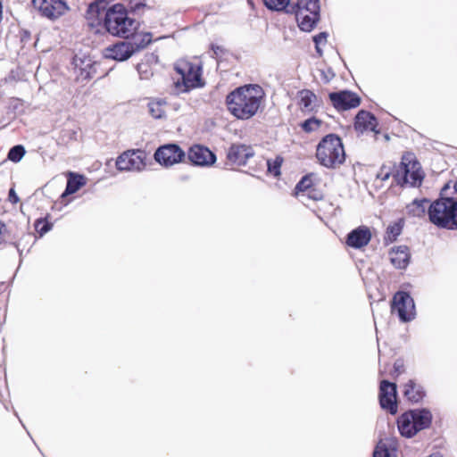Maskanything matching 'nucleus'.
Here are the masks:
<instances>
[{"label":"nucleus","mask_w":457,"mask_h":457,"mask_svg":"<svg viewBox=\"0 0 457 457\" xmlns=\"http://www.w3.org/2000/svg\"><path fill=\"white\" fill-rule=\"evenodd\" d=\"M265 93L256 84L245 85L231 91L226 97L228 112L238 120H249L259 111Z\"/></svg>","instance_id":"obj_1"},{"label":"nucleus","mask_w":457,"mask_h":457,"mask_svg":"<svg viewBox=\"0 0 457 457\" xmlns=\"http://www.w3.org/2000/svg\"><path fill=\"white\" fill-rule=\"evenodd\" d=\"M265 6L272 11L294 14L299 28L311 31L320 17L319 0H262Z\"/></svg>","instance_id":"obj_2"},{"label":"nucleus","mask_w":457,"mask_h":457,"mask_svg":"<svg viewBox=\"0 0 457 457\" xmlns=\"http://www.w3.org/2000/svg\"><path fill=\"white\" fill-rule=\"evenodd\" d=\"M104 27L112 36L129 38L139 27V22L130 18L122 4L111 6L105 12Z\"/></svg>","instance_id":"obj_3"},{"label":"nucleus","mask_w":457,"mask_h":457,"mask_svg":"<svg viewBox=\"0 0 457 457\" xmlns=\"http://www.w3.org/2000/svg\"><path fill=\"white\" fill-rule=\"evenodd\" d=\"M316 157L319 163L328 169L340 166L345 160V153L339 137L329 134L317 145Z\"/></svg>","instance_id":"obj_4"},{"label":"nucleus","mask_w":457,"mask_h":457,"mask_svg":"<svg viewBox=\"0 0 457 457\" xmlns=\"http://www.w3.org/2000/svg\"><path fill=\"white\" fill-rule=\"evenodd\" d=\"M432 422V414L427 409H415L403 413L397 420L400 434L411 438L418 432L428 428Z\"/></svg>","instance_id":"obj_5"},{"label":"nucleus","mask_w":457,"mask_h":457,"mask_svg":"<svg viewBox=\"0 0 457 457\" xmlns=\"http://www.w3.org/2000/svg\"><path fill=\"white\" fill-rule=\"evenodd\" d=\"M175 70L181 76L182 81L175 82L177 93H184L195 87H202V65L197 59L193 61L180 60L175 65Z\"/></svg>","instance_id":"obj_6"},{"label":"nucleus","mask_w":457,"mask_h":457,"mask_svg":"<svg viewBox=\"0 0 457 457\" xmlns=\"http://www.w3.org/2000/svg\"><path fill=\"white\" fill-rule=\"evenodd\" d=\"M454 197L442 196L430 204L429 220L437 227L453 229Z\"/></svg>","instance_id":"obj_7"},{"label":"nucleus","mask_w":457,"mask_h":457,"mask_svg":"<svg viewBox=\"0 0 457 457\" xmlns=\"http://www.w3.org/2000/svg\"><path fill=\"white\" fill-rule=\"evenodd\" d=\"M394 178L398 184H408L411 187H419L424 178L420 164L416 161L412 154L403 155Z\"/></svg>","instance_id":"obj_8"},{"label":"nucleus","mask_w":457,"mask_h":457,"mask_svg":"<svg viewBox=\"0 0 457 457\" xmlns=\"http://www.w3.org/2000/svg\"><path fill=\"white\" fill-rule=\"evenodd\" d=\"M392 313H396L402 322L415 319L416 311L413 299L405 292H397L392 303Z\"/></svg>","instance_id":"obj_9"},{"label":"nucleus","mask_w":457,"mask_h":457,"mask_svg":"<svg viewBox=\"0 0 457 457\" xmlns=\"http://www.w3.org/2000/svg\"><path fill=\"white\" fill-rule=\"evenodd\" d=\"M145 154L140 150H129L121 154L116 161V167L122 171H141L145 167Z\"/></svg>","instance_id":"obj_10"},{"label":"nucleus","mask_w":457,"mask_h":457,"mask_svg":"<svg viewBox=\"0 0 457 457\" xmlns=\"http://www.w3.org/2000/svg\"><path fill=\"white\" fill-rule=\"evenodd\" d=\"M32 4L42 16L50 20L59 18L69 9L65 0H32Z\"/></svg>","instance_id":"obj_11"},{"label":"nucleus","mask_w":457,"mask_h":457,"mask_svg":"<svg viewBox=\"0 0 457 457\" xmlns=\"http://www.w3.org/2000/svg\"><path fill=\"white\" fill-rule=\"evenodd\" d=\"M184 157V151L175 144L160 146L154 154L156 162L165 167L180 162Z\"/></svg>","instance_id":"obj_12"},{"label":"nucleus","mask_w":457,"mask_h":457,"mask_svg":"<svg viewBox=\"0 0 457 457\" xmlns=\"http://www.w3.org/2000/svg\"><path fill=\"white\" fill-rule=\"evenodd\" d=\"M397 394L395 383L382 380L379 386V403L382 409L391 414L397 412Z\"/></svg>","instance_id":"obj_13"},{"label":"nucleus","mask_w":457,"mask_h":457,"mask_svg":"<svg viewBox=\"0 0 457 457\" xmlns=\"http://www.w3.org/2000/svg\"><path fill=\"white\" fill-rule=\"evenodd\" d=\"M329 99L337 110H348L360 104V97L350 91H339L329 94Z\"/></svg>","instance_id":"obj_14"},{"label":"nucleus","mask_w":457,"mask_h":457,"mask_svg":"<svg viewBox=\"0 0 457 457\" xmlns=\"http://www.w3.org/2000/svg\"><path fill=\"white\" fill-rule=\"evenodd\" d=\"M371 239V231L366 226H360L353 229L346 237V245L354 249L366 246Z\"/></svg>","instance_id":"obj_15"},{"label":"nucleus","mask_w":457,"mask_h":457,"mask_svg":"<svg viewBox=\"0 0 457 457\" xmlns=\"http://www.w3.org/2000/svg\"><path fill=\"white\" fill-rule=\"evenodd\" d=\"M253 154L251 146L243 144H233L228 151L227 158L234 164L244 165Z\"/></svg>","instance_id":"obj_16"},{"label":"nucleus","mask_w":457,"mask_h":457,"mask_svg":"<svg viewBox=\"0 0 457 457\" xmlns=\"http://www.w3.org/2000/svg\"><path fill=\"white\" fill-rule=\"evenodd\" d=\"M133 54V48L128 41L119 42L104 50L106 58L116 61L128 60Z\"/></svg>","instance_id":"obj_17"},{"label":"nucleus","mask_w":457,"mask_h":457,"mask_svg":"<svg viewBox=\"0 0 457 457\" xmlns=\"http://www.w3.org/2000/svg\"><path fill=\"white\" fill-rule=\"evenodd\" d=\"M189 160L196 165H210L215 162V155L208 148L201 145H194L188 153Z\"/></svg>","instance_id":"obj_18"},{"label":"nucleus","mask_w":457,"mask_h":457,"mask_svg":"<svg viewBox=\"0 0 457 457\" xmlns=\"http://www.w3.org/2000/svg\"><path fill=\"white\" fill-rule=\"evenodd\" d=\"M377 125V119L369 112L362 110L356 115L354 128L360 133L366 131L378 133V131L376 130Z\"/></svg>","instance_id":"obj_19"},{"label":"nucleus","mask_w":457,"mask_h":457,"mask_svg":"<svg viewBox=\"0 0 457 457\" xmlns=\"http://www.w3.org/2000/svg\"><path fill=\"white\" fill-rule=\"evenodd\" d=\"M392 264L397 269H405L410 261L409 249L405 245L393 248L389 253Z\"/></svg>","instance_id":"obj_20"},{"label":"nucleus","mask_w":457,"mask_h":457,"mask_svg":"<svg viewBox=\"0 0 457 457\" xmlns=\"http://www.w3.org/2000/svg\"><path fill=\"white\" fill-rule=\"evenodd\" d=\"M167 102L162 98H150L147 100L149 115L155 120H164L167 117Z\"/></svg>","instance_id":"obj_21"},{"label":"nucleus","mask_w":457,"mask_h":457,"mask_svg":"<svg viewBox=\"0 0 457 457\" xmlns=\"http://www.w3.org/2000/svg\"><path fill=\"white\" fill-rule=\"evenodd\" d=\"M430 202L426 198L414 199L411 203L406 205L405 212L410 217L422 218L426 213H428Z\"/></svg>","instance_id":"obj_22"},{"label":"nucleus","mask_w":457,"mask_h":457,"mask_svg":"<svg viewBox=\"0 0 457 457\" xmlns=\"http://www.w3.org/2000/svg\"><path fill=\"white\" fill-rule=\"evenodd\" d=\"M403 395L411 403H419L425 396V391L423 387L414 380H409L403 386Z\"/></svg>","instance_id":"obj_23"},{"label":"nucleus","mask_w":457,"mask_h":457,"mask_svg":"<svg viewBox=\"0 0 457 457\" xmlns=\"http://www.w3.org/2000/svg\"><path fill=\"white\" fill-rule=\"evenodd\" d=\"M87 179L84 176L71 172L69 174L67 186L62 197L76 193L79 188L86 185Z\"/></svg>","instance_id":"obj_24"},{"label":"nucleus","mask_w":457,"mask_h":457,"mask_svg":"<svg viewBox=\"0 0 457 457\" xmlns=\"http://www.w3.org/2000/svg\"><path fill=\"white\" fill-rule=\"evenodd\" d=\"M395 450V443L391 439H383L376 445L373 457H394Z\"/></svg>","instance_id":"obj_25"},{"label":"nucleus","mask_w":457,"mask_h":457,"mask_svg":"<svg viewBox=\"0 0 457 457\" xmlns=\"http://www.w3.org/2000/svg\"><path fill=\"white\" fill-rule=\"evenodd\" d=\"M132 41H129L133 48V53H136L145 46H147L152 41V34L149 32L144 33H134Z\"/></svg>","instance_id":"obj_26"},{"label":"nucleus","mask_w":457,"mask_h":457,"mask_svg":"<svg viewBox=\"0 0 457 457\" xmlns=\"http://www.w3.org/2000/svg\"><path fill=\"white\" fill-rule=\"evenodd\" d=\"M74 63L76 68L80 70V76L84 79H89L96 73V63L90 59L81 60L75 58Z\"/></svg>","instance_id":"obj_27"},{"label":"nucleus","mask_w":457,"mask_h":457,"mask_svg":"<svg viewBox=\"0 0 457 457\" xmlns=\"http://www.w3.org/2000/svg\"><path fill=\"white\" fill-rule=\"evenodd\" d=\"M299 105L302 111L310 112L314 108L316 96L310 90H302L299 93Z\"/></svg>","instance_id":"obj_28"},{"label":"nucleus","mask_w":457,"mask_h":457,"mask_svg":"<svg viewBox=\"0 0 457 457\" xmlns=\"http://www.w3.org/2000/svg\"><path fill=\"white\" fill-rule=\"evenodd\" d=\"M283 162V158L280 156H277L273 160H268L267 161V168L268 172L275 177H278L280 175V168Z\"/></svg>","instance_id":"obj_29"},{"label":"nucleus","mask_w":457,"mask_h":457,"mask_svg":"<svg viewBox=\"0 0 457 457\" xmlns=\"http://www.w3.org/2000/svg\"><path fill=\"white\" fill-rule=\"evenodd\" d=\"M321 123L322 122L320 120H318L316 118H311V119L304 120L302 123V128L305 132L310 133V132L316 131L317 129H319L320 127L321 126Z\"/></svg>","instance_id":"obj_30"},{"label":"nucleus","mask_w":457,"mask_h":457,"mask_svg":"<svg viewBox=\"0 0 457 457\" xmlns=\"http://www.w3.org/2000/svg\"><path fill=\"white\" fill-rule=\"evenodd\" d=\"M25 154V149L22 145H15L12 147L8 153V158L12 162H20Z\"/></svg>","instance_id":"obj_31"},{"label":"nucleus","mask_w":457,"mask_h":457,"mask_svg":"<svg viewBox=\"0 0 457 457\" xmlns=\"http://www.w3.org/2000/svg\"><path fill=\"white\" fill-rule=\"evenodd\" d=\"M312 179L309 176L303 177L295 186V191L297 194L300 192H307L311 190Z\"/></svg>","instance_id":"obj_32"},{"label":"nucleus","mask_w":457,"mask_h":457,"mask_svg":"<svg viewBox=\"0 0 457 457\" xmlns=\"http://www.w3.org/2000/svg\"><path fill=\"white\" fill-rule=\"evenodd\" d=\"M35 228L37 233H39L40 236H43L52 228V225L44 220H37L35 223Z\"/></svg>","instance_id":"obj_33"},{"label":"nucleus","mask_w":457,"mask_h":457,"mask_svg":"<svg viewBox=\"0 0 457 457\" xmlns=\"http://www.w3.org/2000/svg\"><path fill=\"white\" fill-rule=\"evenodd\" d=\"M327 37L328 34L326 32H321L313 37L316 50L320 54H321L320 46L327 42Z\"/></svg>","instance_id":"obj_34"},{"label":"nucleus","mask_w":457,"mask_h":457,"mask_svg":"<svg viewBox=\"0 0 457 457\" xmlns=\"http://www.w3.org/2000/svg\"><path fill=\"white\" fill-rule=\"evenodd\" d=\"M391 175L390 167L383 166L381 167L379 172L378 173V178L381 180H386L389 179Z\"/></svg>","instance_id":"obj_35"},{"label":"nucleus","mask_w":457,"mask_h":457,"mask_svg":"<svg viewBox=\"0 0 457 457\" xmlns=\"http://www.w3.org/2000/svg\"><path fill=\"white\" fill-rule=\"evenodd\" d=\"M146 68L147 66L145 64H139L137 67L140 79H147L149 78V75H152L151 72L147 71Z\"/></svg>","instance_id":"obj_36"},{"label":"nucleus","mask_w":457,"mask_h":457,"mask_svg":"<svg viewBox=\"0 0 457 457\" xmlns=\"http://www.w3.org/2000/svg\"><path fill=\"white\" fill-rule=\"evenodd\" d=\"M387 232L392 234L394 237H397L401 233V227L399 224H394L387 228Z\"/></svg>","instance_id":"obj_37"},{"label":"nucleus","mask_w":457,"mask_h":457,"mask_svg":"<svg viewBox=\"0 0 457 457\" xmlns=\"http://www.w3.org/2000/svg\"><path fill=\"white\" fill-rule=\"evenodd\" d=\"M6 232H7L6 226L2 221H0V245L3 244L4 242H5Z\"/></svg>","instance_id":"obj_38"},{"label":"nucleus","mask_w":457,"mask_h":457,"mask_svg":"<svg viewBox=\"0 0 457 457\" xmlns=\"http://www.w3.org/2000/svg\"><path fill=\"white\" fill-rule=\"evenodd\" d=\"M8 198H9V201L12 202V204H16L19 202V197L16 195L13 188L10 189Z\"/></svg>","instance_id":"obj_39"},{"label":"nucleus","mask_w":457,"mask_h":457,"mask_svg":"<svg viewBox=\"0 0 457 457\" xmlns=\"http://www.w3.org/2000/svg\"><path fill=\"white\" fill-rule=\"evenodd\" d=\"M306 195L309 198H312L314 200H319L321 198V195L320 193L315 192L314 190H309Z\"/></svg>","instance_id":"obj_40"},{"label":"nucleus","mask_w":457,"mask_h":457,"mask_svg":"<svg viewBox=\"0 0 457 457\" xmlns=\"http://www.w3.org/2000/svg\"><path fill=\"white\" fill-rule=\"evenodd\" d=\"M454 211H453V229H457V198L454 197Z\"/></svg>","instance_id":"obj_41"},{"label":"nucleus","mask_w":457,"mask_h":457,"mask_svg":"<svg viewBox=\"0 0 457 457\" xmlns=\"http://www.w3.org/2000/svg\"><path fill=\"white\" fill-rule=\"evenodd\" d=\"M394 368H395V372L401 373L402 368H403V363L401 361H397L395 362Z\"/></svg>","instance_id":"obj_42"},{"label":"nucleus","mask_w":457,"mask_h":457,"mask_svg":"<svg viewBox=\"0 0 457 457\" xmlns=\"http://www.w3.org/2000/svg\"><path fill=\"white\" fill-rule=\"evenodd\" d=\"M212 50H213L215 54H218L219 51H221V48L220 46H212Z\"/></svg>","instance_id":"obj_43"},{"label":"nucleus","mask_w":457,"mask_h":457,"mask_svg":"<svg viewBox=\"0 0 457 457\" xmlns=\"http://www.w3.org/2000/svg\"><path fill=\"white\" fill-rule=\"evenodd\" d=\"M141 6H145V4H142V3H137V4H136L133 6V8H134L135 10H137V9H139Z\"/></svg>","instance_id":"obj_44"},{"label":"nucleus","mask_w":457,"mask_h":457,"mask_svg":"<svg viewBox=\"0 0 457 457\" xmlns=\"http://www.w3.org/2000/svg\"><path fill=\"white\" fill-rule=\"evenodd\" d=\"M428 457H443V455L440 453H435L430 454Z\"/></svg>","instance_id":"obj_45"},{"label":"nucleus","mask_w":457,"mask_h":457,"mask_svg":"<svg viewBox=\"0 0 457 457\" xmlns=\"http://www.w3.org/2000/svg\"><path fill=\"white\" fill-rule=\"evenodd\" d=\"M448 189V186H445L444 188H443V192H442V195L445 194V191Z\"/></svg>","instance_id":"obj_46"},{"label":"nucleus","mask_w":457,"mask_h":457,"mask_svg":"<svg viewBox=\"0 0 457 457\" xmlns=\"http://www.w3.org/2000/svg\"><path fill=\"white\" fill-rule=\"evenodd\" d=\"M454 190H455V193L457 195V181L454 183Z\"/></svg>","instance_id":"obj_47"}]
</instances>
